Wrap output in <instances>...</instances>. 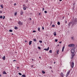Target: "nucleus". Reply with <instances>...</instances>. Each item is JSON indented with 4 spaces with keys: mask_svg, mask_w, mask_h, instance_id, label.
<instances>
[{
    "mask_svg": "<svg viewBox=\"0 0 77 77\" xmlns=\"http://www.w3.org/2000/svg\"><path fill=\"white\" fill-rule=\"evenodd\" d=\"M71 56H72V57L71 58V59H73V57H74L75 56V54H72L71 55Z\"/></svg>",
    "mask_w": 77,
    "mask_h": 77,
    "instance_id": "nucleus-5",
    "label": "nucleus"
},
{
    "mask_svg": "<svg viewBox=\"0 0 77 77\" xmlns=\"http://www.w3.org/2000/svg\"><path fill=\"white\" fill-rule=\"evenodd\" d=\"M73 5L74 7V6H75V2H74V4H73Z\"/></svg>",
    "mask_w": 77,
    "mask_h": 77,
    "instance_id": "nucleus-41",
    "label": "nucleus"
},
{
    "mask_svg": "<svg viewBox=\"0 0 77 77\" xmlns=\"http://www.w3.org/2000/svg\"><path fill=\"white\" fill-rule=\"evenodd\" d=\"M52 22H53L51 21V22H50L51 25V24H52Z\"/></svg>",
    "mask_w": 77,
    "mask_h": 77,
    "instance_id": "nucleus-43",
    "label": "nucleus"
},
{
    "mask_svg": "<svg viewBox=\"0 0 77 77\" xmlns=\"http://www.w3.org/2000/svg\"><path fill=\"white\" fill-rule=\"evenodd\" d=\"M49 52H50V53H52V50H50L49 51Z\"/></svg>",
    "mask_w": 77,
    "mask_h": 77,
    "instance_id": "nucleus-30",
    "label": "nucleus"
},
{
    "mask_svg": "<svg viewBox=\"0 0 77 77\" xmlns=\"http://www.w3.org/2000/svg\"><path fill=\"white\" fill-rule=\"evenodd\" d=\"M25 42H27V41H25Z\"/></svg>",
    "mask_w": 77,
    "mask_h": 77,
    "instance_id": "nucleus-57",
    "label": "nucleus"
},
{
    "mask_svg": "<svg viewBox=\"0 0 77 77\" xmlns=\"http://www.w3.org/2000/svg\"><path fill=\"white\" fill-rule=\"evenodd\" d=\"M9 32H13V30L12 29H10L9 30Z\"/></svg>",
    "mask_w": 77,
    "mask_h": 77,
    "instance_id": "nucleus-22",
    "label": "nucleus"
},
{
    "mask_svg": "<svg viewBox=\"0 0 77 77\" xmlns=\"http://www.w3.org/2000/svg\"><path fill=\"white\" fill-rule=\"evenodd\" d=\"M5 12H4V14H5Z\"/></svg>",
    "mask_w": 77,
    "mask_h": 77,
    "instance_id": "nucleus-63",
    "label": "nucleus"
},
{
    "mask_svg": "<svg viewBox=\"0 0 77 77\" xmlns=\"http://www.w3.org/2000/svg\"><path fill=\"white\" fill-rule=\"evenodd\" d=\"M69 73H70V70L69 71L67 72V74H66V77H68V76L69 74Z\"/></svg>",
    "mask_w": 77,
    "mask_h": 77,
    "instance_id": "nucleus-6",
    "label": "nucleus"
},
{
    "mask_svg": "<svg viewBox=\"0 0 77 77\" xmlns=\"http://www.w3.org/2000/svg\"><path fill=\"white\" fill-rule=\"evenodd\" d=\"M42 72L43 74H45V72L44 70L42 71Z\"/></svg>",
    "mask_w": 77,
    "mask_h": 77,
    "instance_id": "nucleus-19",
    "label": "nucleus"
},
{
    "mask_svg": "<svg viewBox=\"0 0 77 77\" xmlns=\"http://www.w3.org/2000/svg\"><path fill=\"white\" fill-rule=\"evenodd\" d=\"M44 8H42V11H44Z\"/></svg>",
    "mask_w": 77,
    "mask_h": 77,
    "instance_id": "nucleus-46",
    "label": "nucleus"
},
{
    "mask_svg": "<svg viewBox=\"0 0 77 77\" xmlns=\"http://www.w3.org/2000/svg\"><path fill=\"white\" fill-rule=\"evenodd\" d=\"M44 13H45V14H47V11H44Z\"/></svg>",
    "mask_w": 77,
    "mask_h": 77,
    "instance_id": "nucleus-31",
    "label": "nucleus"
},
{
    "mask_svg": "<svg viewBox=\"0 0 77 77\" xmlns=\"http://www.w3.org/2000/svg\"><path fill=\"white\" fill-rule=\"evenodd\" d=\"M13 62H15V61H16L17 62V60H13Z\"/></svg>",
    "mask_w": 77,
    "mask_h": 77,
    "instance_id": "nucleus-44",
    "label": "nucleus"
},
{
    "mask_svg": "<svg viewBox=\"0 0 77 77\" xmlns=\"http://www.w3.org/2000/svg\"><path fill=\"white\" fill-rule=\"evenodd\" d=\"M2 59L4 60H5V59H6V58H5V56H4L2 58Z\"/></svg>",
    "mask_w": 77,
    "mask_h": 77,
    "instance_id": "nucleus-10",
    "label": "nucleus"
},
{
    "mask_svg": "<svg viewBox=\"0 0 77 77\" xmlns=\"http://www.w3.org/2000/svg\"><path fill=\"white\" fill-rule=\"evenodd\" d=\"M64 18H65V16H64V17H63L62 19H63H63H64Z\"/></svg>",
    "mask_w": 77,
    "mask_h": 77,
    "instance_id": "nucleus-47",
    "label": "nucleus"
},
{
    "mask_svg": "<svg viewBox=\"0 0 77 77\" xmlns=\"http://www.w3.org/2000/svg\"><path fill=\"white\" fill-rule=\"evenodd\" d=\"M11 35H14V34L13 33H12V34H11Z\"/></svg>",
    "mask_w": 77,
    "mask_h": 77,
    "instance_id": "nucleus-62",
    "label": "nucleus"
},
{
    "mask_svg": "<svg viewBox=\"0 0 77 77\" xmlns=\"http://www.w3.org/2000/svg\"><path fill=\"white\" fill-rule=\"evenodd\" d=\"M33 67V65H31V67Z\"/></svg>",
    "mask_w": 77,
    "mask_h": 77,
    "instance_id": "nucleus-53",
    "label": "nucleus"
},
{
    "mask_svg": "<svg viewBox=\"0 0 77 77\" xmlns=\"http://www.w3.org/2000/svg\"><path fill=\"white\" fill-rule=\"evenodd\" d=\"M18 74H19V75H22V74L20 72H19Z\"/></svg>",
    "mask_w": 77,
    "mask_h": 77,
    "instance_id": "nucleus-24",
    "label": "nucleus"
},
{
    "mask_svg": "<svg viewBox=\"0 0 77 77\" xmlns=\"http://www.w3.org/2000/svg\"><path fill=\"white\" fill-rule=\"evenodd\" d=\"M72 9L73 10H74V6H73V8H72Z\"/></svg>",
    "mask_w": 77,
    "mask_h": 77,
    "instance_id": "nucleus-40",
    "label": "nucleus"
},
{
    "mask_svg": "<svg viewBox=\"0 0 77 77\" xmlns=\"http://www.w3.org/2000/svg\"><path fill=\"white\" fill-rule=\"evenodd\" d=\"M27 2H28V0H27L26 1V3H27Z\"/></svg>",
    "mask_w": 77,
    "mask_h": 77,
    "instance_id": "nucleus-49",
    "label": "nucleus"
},
{
    "mask_svg": "<svg viewBox=\"0 0 77 77\" xmlns=\"http://www.w3.org/2000/svg\"><path fill=\"white\" fill-rule=\"evenodd\" d=\"M23 12L22 11H21L20 14L21 15H23Z\"/></svg>",
    "mask_w": 77,
    "mask_h": 77,
    "instance_id": "nucleus-15",
    "label": "nucleus"
},
{
    "mask_svg": "<svg viewBox=\"0 0 77 77\" xmlns=\"http://www.w3.org/2000/svg\"><path fill=\"white\" fill-rule=\"evenodd\" d=\"M2 12H3V11H0V14H2Z\"/></svg>",
    "mask_w": 77,
    "mask_h": 77,
    "instance_id": "nucleus-37",
    "label": "nucleus"
},
{
    "mask_svg": "<svg viewBox=\"0 0 77 77\" xmlns=\"http://www.w3.org/2000/svg\"><path fill=\"white\" fill-rule=\"evenodd\" d=\"M59 43L60 44H61V43H62V42H59Z\"/></svg>",
    "mask_w": 77,
    "mask_h": 77,
    "instance_id": "nucleus-48",
    "label": "nucleus"
},
{
    "mask_svg": "<svg viewBox=\"0 0 77 77\" xmlns=\"http://www.w3.org/2000/svg\"><path fill=\"white\" fill-rule=\"evenodd\" d=\"M38 15H41V13H39L38 14Z\"/></svg>",
    "mask_w": 77,
    "mask_h": 77,
    "instance_id": "nucleus-54",
    "label": "nucleus"
},
{
    "mask_svg": "<svg viewBox=\"0 0 77 77\" xmlns=\"http://www.w3.org/2000/svg\"><path fill=\"white\" fill-rule=\"evenodd\" d=\"M68 46L69 47H74L75 46V45H74V44H70L69 45H68Z\"/></svg>",
    "mask_w": 77,
    "mask_h": 77,
    "instance_id": "nucleus-4",
    "label": "nucleus"
},
{
    "mask_svg": "<svg viewBox=\"0 0 77 77\" xmlns=\"http://www.w3.org/2000/svg\"><path fill=\"white\" fill-rule=\"evenodd\" d=\"M38 48L39 50H41V48L39 47H38Z\"/></svg>",
    "mask_w": 77,
    "mask_h": 77,
    "instance_id": "nucleus-35",
    "label": "nucleus"
},
{
    "mask_svg": "<svg viewBox=\"0 0 77 77\" xmlns=\"http://www.w3.org/2000/svg\"><path fill=\"white\" fill-rule=\"evenodd\" d=\"M23 10H26V8L25 7H23Z\"/></svg>",
    "mask_w": 77,
    "mask_h": 77,
    "instance_id": "nucleus-20",
    "label": "nucleus"
},
{
    "mask_svg": "<svg viewBox=\"0 0 77 77\" xmlns=\"http://www.w3.org/2000/svg\"><path fill=\"white\" fill-rule=\"evenodd\" d=\"M17 12H15L14 13V15H15V16H16V15H17Z\"/></svg>",
    "mask_w": 77,
    "mask_h": 77,
    "instance_id": "nucleus-25",
    "label": "nucleus"
},
{
    "mask_svg": "<svg viewBox=\"0 0 77 77\" xmlns=\"http://www.w3.org/2000/svg\"><path fill=\"white\" fill-rule=\"evenodd\" d=\"M39 42H40V43H42V41H41V40H40L39 41Z\"/></svg>",
    "mask_w": 77,
    "mask_h": 77,
    "instance_id": "nucleus-33",
    "label": "nucleus"
},
{
    "mask_svg": "<svg viewBox=\"0 0 77 77\" xmlns=\"http://www.w3.org/2000/svg\"><path fill=\"white\" fill-rule=\"evenodd\" d=\"M57 24L58 25H60V22H58L57 23Z\"/></svg>",
    "mask_w": 77,
    "mask_h": 77,
    "instance_id": "nucleus-21",
    "label": "nucleus"
},
{
    "mask_svg": "<svg viewBox=\"0 0 77 77\" xmlns=\"http://www.w3.org/2000/svg\"><path fill=\"white\" fill-rule=\"evenodd\" d=\"M57 41H58V40L57 39H56L55 40V42H57Z\"/></svg>",
    "mask_w": 77,
    "mask_h": 77,
    "instance_id": "nucleus-36",
    "label": "nucleus"
},
{
    "mask_svg": "<svg viewBox=\"0 0 77 77\" xmlns=\"http://www.w3.org/2000/svg\"><path fill=\"white\" fill-rule=\"evenodd\" d=\"M60 2H62V0H59Z\"/></svg>",
    "mask_w": 77,
    "mask_h": 77,
    "instance_id": "nucleus-51",
    "label": "nucleus"
},
{
    "mask_svg": "<svg viewBox=\"0 0 77 77\" xmlns=\"http://www.w3.org/2000/svg\"><path fill=\"white\" fill-rule=\"evenodd\" d=\"M74 62H72L71 66H72V68H74Z\"/></svg>",
    "mask_w": 77,
    "mask_h": 77,
    "instance_id": "nucleus-7",
    "label": "nucleus"
},
{
    "mask_svg": "<svg viewBox=\"0 0 77 77\" xmlns=\"http://www.w3.org/2000/svg\"><path fill=\"white\" fill-rule=\"evenodd\" d=\"M39 58H40V59H41V57H39Z\"/></svg>",
    "mask_w": 77,
    "mask_h": 77,
    "instance_id": "nucleus-60",
    "label": "nucleus"
},
{
    "mask_svg": "<svg viewBox=\"0 0 77 77\" xmlns=\"http://www.w3.org/2000/svg\"><path fill=\"white\" fill-rule=\"evenodd\" d=\"M32 60L33 61V60H34L33 59H32Z\"/></svg>",
    "mask_w": 77,
    "mask_h": 77,
    "instance_id": "nucleus-52",
    "label": "nucleus"
},
{
    "mask_svg": "<svg viewBox=\"0 0 77 77\" xmlns=\"http://www.w3.org/2000/svg\"><path fill=\"white\" fill-rule=\"evenodd\" d=\"M75 48L74 47L72 48L71 50V52L72 53V54H74V52H75Z\"/></svg>",
    "mask_w": 77,
    "mask_h": 77,
    "instance_id": "nucleus-2",
    "label": "nucleus"
},
{
    "mask_svg": "<svg viewBox=\"0 0 77 77\" xmlns=\"http://www.w3.org/2000/svg\"><path fill=\"white\" fill-rule=\"evenodd\" d=\"M33 41L35 42L36 41V38H34L33 39Z\"/></svg>",
    "mask_w": 77,
    "mask_h": 77,
    "instance_id": "nucleus-29",
    "label": "nucleus"
},
{
    "mask_svg": "<svg viewBox=\"0 0 77 77\" xmlns=\"http://www.w3.org/2000/svg\"><path fill=\"white\" fill-rule=\"evenodd\" d=\"M72 39V40H74V38L73 37H71Z\"/></svg>",
    "mask_w": 77,
    "mask_h": 77,
    "instance_id": "nucleus-32",
    "label": "nucleus"
},
{
    "mask_svg": "<svg viewBox=\"0 0 77 77\" xmlns=\"http://www.w3.org/2000/svg\"><path fill=\"white\" fill-rule=\"evenodd\" d=\"M5 18V16H4L3 17V19L4 20Z\"/></svg>",
    "mask_w": 77,
    "mask_h": 77,
    "instance_id": "nucleus-34",
    "label": "nucleus"
},
{
    "mask_svg": "<svg viewBox=\"0 0 77 77\" xmlns=\"http://www.w3.org/2000/svg\"><path fill=\"white\" fill-rule=\"evenodd\" d=\"M77 23V20H73L72 21L69 22L68 25V26L70 27V26H74L75 24H76Z\"/></svg>",
    "mask_w": 77,
    "mask_h": 77,
    "instance_id": "nucleus-1",
    "label": "nucleus"
},
{
    "mask_svg": "<svg viewBox=\"0 0 77 77\" xmlns=\"http://www.w3.org/2000/svg\"><path fill=\"white\" fill-rule=\"evenodd\" d=\"M0 18H1V19H2V18H3V16H0Z\"/></svg>",
    "mask_w": 77,
    "mask_h": 77,
    "instance_id": "nucleus-26",
    "label": "nucleus"
},
{
    "mask_svg": "<svg viewBox=\"0 0 77 77\" xmlns=\"http://www.w3.org/2000/svg\"><path fill=\"white\" fill-rule=\"evenodd\" d=\"M0 6L2 9H3V5H0Z\"/></svg>",
    "mask_w": 77,
    "mask_h": 77,
    "instance_id": "nucleus-16",
    "label": "nucleus"
},
{
    "mask_svg": "<svg viewBox=\"0 0 77 77\" xmlns=\"http://www.w3.org/2000/svg\"><path fill=\"white\" fill-rule=\"evenodd\" d=\"M57 46H59V45H57Z\"/></svg>",
    "mask_w": 77,
    "mask_h": 77,
    "instance_id": "nucleus-59",
    "label": "nucleus"
},
{
    "mask_svg": "<svg viewBox=\"0 0 77 77\" xmlns=\"http://www.w3.org/2000/svg\"><path fill=\"white\" fill-rule=\"evenodd\" d=\"M32 32L33 33H35V32H36V31H33Z\"/></svg>",
    "mask_w": 77,
    "mask_h": 77,
    "instance_id": "nucleus-39",
    "label": "nucleus"
},
{
    "mask_svg": "<svg viewBox=\"0 0 77 77\" xmlns=\"http://www.w3.org/2000/svg\"><path fill=\"white\" fill-rule=\"evenodd\" d=\"M38 32H41V30H40V27H39L38 28Z\"/></svg>",
    "mask_w": 77,
    "mask_h": 77,
    "instance_id": "nucleus-17",
    "label": "nucleus"
},
{
    "mask_svg": "<svg viewBox=\"0 0 77 77\" xmlns=\"http://www.w3.org/2000/svg\"><path fill=\"white\" fill-rule=\"evenodd\" d=\"M29 20H32V18H29Z\"/></svg>",
    "mask_w": 77,
    "mask_h": 77,
    "instance_id": "nucleus-58",
    "label": "nucleus"
},
{
    "mask_svg": "<svg viewBox=\"0 0 77 77\" xmlns=\"http://www.w3.org/2000/svg\"><path fill=\"white\" fill-rule=\"evenodd\" d=\"M22 76L23 77H26V75H23Z\"/></svg>",
    "mask_w": 77,
    "mask_h": 77,
    "instance_id": "nucleus-27",
    "label": "nucleus"
},
{
    "mask_svg": "<svg viewBox=\"0 0 77 77\" xmlns=\"http://www.w3.org/2000/svg\"><path fill=\"white\" fill-rule=\"evenodd\" d=\"M23 6H25V5H23Z\"/></svg>",
    "mask_w": 77,
    "mask_h": 77,
    "instance_id": "nucleus-61",
    "label": "nucleus"
},
{
    "mask_svg": "<svg viewBox=\"0 0 77 77\" xmlns=\"http://www.w3.org/2000/svg\"><path fill=\"white\" fill-rule=\"evenodd\" d=\"M20 68V67H17V69H19Z\"/></svg>",
    "mask_w": 77,
    "mask_h": 77,
    "instance_id": "nucleus-50",
    "label": "nucleus"
},
{
    "mask_svg": "<svg viewBox=\"0 0 77 77\" xmlns=\"http://www.w3.org/2000/svg\"><path fill=\"white\" fill-rule=\"evenodd\" d=\"M37 53H38V52H37Z\"/></svg>",
    "mask_w": 77,
    "mask_h": 77,
    "instance_id": "nucleus-64",
    "label": "nucleus"
},
{
    "mask_svg": "<svg viewBox=\"0 0 77 77\" xmlns=\"http://www.w3.org/2000/svg\"><path fill=\"white\" fill-rule=\"evenodd\" d=\"M65 23H66H66H67V21H66V20H65Z\"/></svg>",
    "mask_w": 77,
    "mask_h": 77,
    "instance_id": "nucleus-45",
    "label": "nucleus"
},
{
    "mask_svg": "<svg viewBox=\"0 0 77 77\" xmlns=\"http://www.w3.org/2000/svg\"><path fill=\"white\" fill-rule=\"evenodd\" d=\"M52 27H55V25L54 24L52 26Z\"/></svg>",
    "mask_w": 77,
    "mask_h": 77,
    "instance_id": "nucleus-28",
    "label": "nucleus"
},
{
    "mask_svg": "<svg viewBox=\"0 0 77 77\" xmlns=\"http://www.w3.org/2000/svg\"><path fill=\"white\" fill-rule=\"evenodd\" d=\"M17 23H18V24L19 25V26H21L22 25H23V22H21V21L19 20L17 22Z\"/></svg>",
    "mask_w": 77,
    "mask_h": 77,
    "instance_id": "nucleus-3",
    "label": "nucleus"
},
{
    "mask_svg": "<svg viewBox=\"0 0 77 77\" xmlns=\"http://www.w3.org/2000/svg\"><path fill=\"white\" fill-rule=\"evenodd\" d=\"M14 29H15V30H17L18 29V27H17V26H15Z\"/></svg>",
    "mask_w": 77,
    "mask_h": 77,
    "instance_id": "nucleus-23",
    "label": "nucleus"
},
{
    "mask_svg": "<svg viewBox=\"0 0 77 77\" xmlns=\"http://www.w3.org/2000/svg\"><path fill=\"white\" fill-rule=\"evenodd\" d=\"M54 36H56V32H54Z\"/></svg>",
    "mask_w": 77,
    "mask_h": 77,
    "instance_id": "nucleus-18",
    "label": "nucleus"
},
{
    "mask_svg": "<svg viewBox=\"0 0 77 77\" xmlns=\"http://www.w3.org/2000/svg\"><path fill=\"white\" fill-rule=\"evenodd\" d=\"M14 6H16V5H17V4H16V3H14Z\"/></svg>",
    "mask_w": 77,
    "mask_h": 77,
    "instance_id": "nucleus-38",
    "label": "nucleus"
},
{
    "mask_svg": "<svg viewBox=\"0 0 77 77\" xmlns=\"http://www.w3.org/2000/svg\"><path fill=\"white\" fill-rule=\"evenodd\" d=\"M0 77H2V75H0Z\"/></svg>",
    "mask_w": 77,
    "mask_h": 77,
    "instance_id": "nucleus-56",
    "label": "nucleus"
},
{
    "mask_svg": "<svg viewBox=\"0 0 77 77\" xmlns=\"http://www.w3.org/2000/svg\"><path fill=\"white\" fill-rule=\"evenodd\" d=\"M42 30H44V27H42Z\"/></svg>",
    "mask_w": 77,
    "mask_h": 77,
    "instance_id": "nucleus-42",
    "label": "nucleus"
},
{
    "mask_svg": "<svg viewBox=\"0 0 77 77\" xmlns=\"http://www.w3.org/2000/svg\"><path fill=\"white\" fill-rule=\"evenodd\" d=\"M61 75L62 76V77H63L64 76V74H63V72L61 73Z\"/></svg>",
    "mask_w": 77,
    "mask_h": 77,
    "instance_id": "nucleus-9",
    "label": "nucleus"
},
{
    "mask_svg": "<svg viewBox=\"0 0 77 77\" xmlns=\"http://www.w3.org/2000/svg\"><path fill=\"white\" fill-rule=\"evenodd\" d=\"M54 64H55V63H56V62H54Z\"/></svg>",
    "mask_w": 77,
    "mask_h": 77,
    "instance_id": "nucleus-55",
    "label": "nucleus"
},
{
    "mask_svg": "<svg viewBox=\"0 0 77 77\" xmlns=\"http://www.w3.org/2000/svg\"><path fill=\"white\" fill-rule=\"evenodd\" d=\"M65 48V46H63L62 49V52H63L64 50V49Z\"/></svg>",
    "mask_w": 77,
    "mask_h": 77,
    "instance_id": "nucleus-13",
    "label": "nucleus"
},
{
    "mask_svg": "<svg viewBox=\"0 0 77 77\" xmlns=\"http://www.w3.org/2000/svg\"><path fill=\"white\" fill-rule=\"evenodd\" d=\"M32 41H30L29 42V45H30L32 44Z\"/></svg>",
    "mask_w": 77,
    "mask_h": 77,
    "instance_id": "nucleus-11",
    "label": "nucleus"
},
{
    "mask_svg": "<svg viewBox=\"0 0 77 77\" xmlns=\"http://www.w3.org/2000/svg\"><path fill=\"white\" fill-rule=\"evenodd\" d=\"M3 74H7V73L5 71H4L3 73Z\"/></svg>",
    "mask_w": 77,
    "mask_h": 77,
    "instance_id": "nucleus-12",
    "label": "nucleus"
},
{
    "mask_svg": "<svg viewBox=\"0 0 77 77\" xmlns=\"http://www.w3.org/2000/svg\"><path fill=\"white\" fill-rule=\"evenodd\" d=\"M49 50V47H48L47 49L45 48L44 49V50H45V51H48Z\"/></svg>",
    "mask_w": 77,
    "mask_h": 77,
    "instance_id": "nucleus-8",
    "label": "nucleus"
},
{
    "mask_svg": "<svg viewBox=\"0 0 77 77\" xmlns=\"http://www.w3.org/2000/svg\"><path fill=\"white\" fill-rule=\"evenodd\" d=\"M59 50H57V54H59Z\"/></svg>",
    "mask_w": 77,
    "mask_h": 77,
    "instance_id": "nucleus-14",
    "label": "nucleus"
}]
</instances>
